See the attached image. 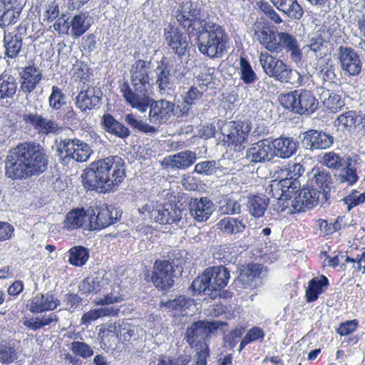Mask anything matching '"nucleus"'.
Wrapping results in <instances>:
<instances>
[{
	"label": "nucleus",
	"instance_id": "1",
	"mask_svg": "<svg viewBox=\"0 0 365 365\" xmlns=\"http://www.w3.org/2000/svg\"><path fill=\"white\" fill-rule=\"evenodd\" d=\"M47 165V155L39 143H20L6 155V175L12 180H26L43 173Z\"/></svg>",
	"mask_w": 365,
	"mask_h": 365
},
{
	"label": "nucleus",
	"instance_id": "2",
	"mask_svg": "<svg viewBox=\"0 0 365 365\" xmlns=\"http://www.w3.org/2000/svg\"><path fill=\"white\" fill-rule=\"evenodd\" d=\"M125 178V162L118 155H110L90 163L81 175L85 187L102 193L115 191Z\"/></svg>",
	"mask_w": 365,
	"mask_h": 365
},
{
	"label": "nucleus",
	"instance_id": "3",
	"mask_svg": "<svg viewBox=\"0 0 365 365\" xmlns=\"http://www.w3.org/2000/svg\"><path fill=\"white\" fill-rule=\"evenodd\" d=\"M151 63L148 61L138 60L130 69L131 86L123 83L120 92L129 106L135 105L138 108H145L148 103L149 90L151 88Z\"/></svg>",
	"mask_w": 365,
	"mask_h": 365
},
{
	"label": "nucleus",
	"instance_id": "4",
	"mask_svg": "<svg viewBox=\"0 0 365 365\" xmlns=\"http://www.w3.org/2000/svg\"><path fill=\"white\" fill-rule=\"evenodd\" d=\"M189 36L196 37L199 51L210 58H220L227 51L229 37L219 24L206 21Z\"/></svg>",
	"mask_w": 365,
	"mask_h": 365
},
{
	"label": "nucleus",
	"instance_id": "5",
	"mask_svg": "<svg viewBox=\"0 0 365 365\" xmlns=\"http://www.w3.org/2000/svg\"><path fill=\"white\" fill-rule=\"evenodd\" d=\"M230 277V270L225 266L209 267L195 279L191 289L195 294L204 293L215 298L217 292L227 285Z\"/></svg>",
	"mask_w": 365,
	"mask_h": 365
},
{
	"label": "nucleus",
	"instance_id": "6",
	"mask_svg": "<svg viewBox=\"0 0 365 365\" xmlns=\"http://www.w3.org/2000/svg\"><path fill=\"white\" fill-rule=\"evenodd\" d=\"M259 61L264 73L270 78L282 83L299 85L302 76L296 71L289 68L283 61L267 52H262Z\"/></svg>",
	"mask_w": 365,
	"mask_h": 365
},
{
	"label": "nucleus",
	"instance_id": "7",
	"mask_svg": "<svg viewBox=\"0 0 365 365\" xmlns=\"http://www.w3.org/2000/svg\"><path fill=\"white\" fill-rule=\"evenodd\" d=\"M57 150L63 165H68L71 160L78 163L86 162L92 153L90 146L77 138H66L61 140Z\"/></svg>",
	"mask_w": 365,
	"mask_h": 365
},
{
	"label": "nucleus",
	"instance_id": "8",
	"mask_svg": "<svg viewBox=\"0 0 365 365\" xmlns=\"http://www.w3.org/2000/svg\"><path fill=\"white\" fill-rule=\"evenodd\" d=\"M200 7L197 1L185 0L182 1L175 11V18L184 27L188 34L195 30H199L206 20L200 17Z\"/></svg>",
	"mask_w": 365,
	"mask_h": 365
},
{
	"label": "nucleus",
	"instance_id": "9",
	"mask_svg": "<svg viewBox=\"0 0 365 365\" xmlns=\"http://www.w3.org/2000/svg\"><path fill=\"white\" fill-rule=\"evenodd\" d=\"M148 105H145V108H138L135 105H130V106L141 113L146 112L148 108H150L149 120L151 123L155 125L166 123L173 115L175 107L174 103L166 99L155 101L150 95H148Z\"/></svg>",
	"mask_w": 365,
	"mask_h": 365
},
{
	"label": "nucleus",
	"instance_id": "10",
	"mask_svg": "<svg viewBox=\"0 0 365 365\" xmlns=\"http://www.w3.org/2000/svg\"><path fill=\"white\" fill-rule=\"evenodd\" d=\"M250 131L248 123L232 121L227 124L223 142L230 150L240 152L246 145Z\"/></svg>",
	"mask_w": 365,
	"mask_h": 365
},
{
	"label": "nucleus",
	"instance_id": "11",
	"mask_svg": "<svg viewBox=\"0 0 365 365\" xmlns=\"http://www.w3.org/2000/svg\"><path fill=\"white\" fill-rule=\"evenodd\" d=\"M223 326H227V323L223 321H194L186 330L185 339L192 346L197 340L209 339Z\"/></svg>",
	"mask_w": 365,
	"mask_h": 365
},
{
	"label": "nucleus",
	"instance_id": "12",
	"mask_svg": "<svg viewBox=\"0 0 365 365\" xmlns=\"http://www.w3.org/2000/svg\"><path fill=\"white\" fill-rule=\"evenodd\" d=\"M337 60L345 75L358 76L363 63L359 53L351 47L340 46L337 48Z\"/></svg>",
	"mask_w": 365,
	"mask_h": 365
},
{
	"label": "nucleus",
	"instance_id": "13",
	"mask_svg": "<svg viewBox=\"0 0 365 365\" xmlns=\"http://www.w3.org/2000/svg\"><path fill=\"white\" fill-rule=\"evenodd\" d=\"M90 227L91 230H101L112 224L118 219V212L111 206H91L88 210Z\"/></svg>",
	"mask_w": 365,
	"mask_h": 365
},
{
	"label": "nucleus",
	"instance_id": "14",
	"mask_svg": "<svg viewBox=\"0 0 365 365\" xmlns=\"http://www.w3.org/2000/svg\"><path fill=\"white\" fill-rule=\"evenodd\" d=\"M174 265L168 260H157L155 262L151 281L161 289H168L174 284Z\"/></svg>",
	"mask_w": 365,
	"mask_h": 365
},
{
	"label": "nucleus",
	"instance_id": "15",
	"mask_svg": "<svg viewBox=\"0 0 365 365\" xmlns=\"http://www.w3.org/2000/svg\"><path fill=\"white\" fill-rule=\"evenodd\" d=\"M284 51L289 53L291 59L295 62L302 58V51L296 36L287 32L279 31L277 33L272 53H279Z\"/></svg>",
	"mask_w": 365,
	"mask_h": 365
},
{
	"label": "nucleus",
	"instance_id": "16",
	"mask_svg": "<svg viewBox=\"0 0 365 365\" xmlns=\"http://www.w3.org/2000/svg\"><path fill=\"white\" fill-rule=\"evenodd\" d=\"M267 277V269L260 264H249L241 270L238 281L245 288H257Z\"/></svg>",
	"mask_w": 365,
	"mask_h": 365
},
{
	"label": "nucleus",
	"instance_id": "17",
	"mask_svg": "<svg viewBox=\"0 0 365 365\" xmlns=\"http://www.w3.org/2000/svg\"><path fill=\"white\" fill-rule=\"evenodd\" d=\"M103 93L100 88L83 83L76 98V105L82 111L98 108Z\"/></svg>",
	"mask_w": 365,
	"mask_h": 365
},
{
	"label": "nucleus",
	"instance_id": "18",
	"mask_svg": "<svg viewBox=\"0 0 365 365\" xmlns=\"http://www.w3.org/2000/svg\"><path fill=\"white\" fill-rule=\"evenodd\" d=\"M153 219L161 225L184 224L182 210L174 207L170 203H159L153 213Z\"/></svg>",
	"mask_w": 365,
	"mask_h": 365
},
{
	"label": "nucleus",
	"instance_id": "19",
	"mask_svg": "<svg viewBox=\"0 0 365 365\" xmlns=\"http://www.w3.org/2000/svg\"><path fill=\"white\" fill-rule=\"evenodd\" d=\"M20 91L25 94L32 93L42 80L43 71L34 63L24 67L19 73Z\"/></svg>",
	"mask_w": 365,
	"mask_h": 365
},
{
	"label": "nucleus",
	"instance_id": "20",
	"mask_svg": "<svg viewBox=\"0 0 365 365\" xmlns=\"http://www.w3.org/2000/svg\"><path fill=\"white\" fill-rule=\"evenodd\" d=\"M188 207L190 216L198 222H206L215 210V205L207 197L191 199Z\"/></svg>",
	"mask_w": 365,
	"mask_h": 365
},
{
	"label": "nucleus",
	"instance_id": "21",
	"mask_svg": "<svg viewBox=\"0 0 365 365\" xmlns=\"http://www.w3.org/2000/svg\"><path fill=\"white\" fill-rule=\"evenodd\" d=\"M164 36L170 48L179 56L185 54L188 46L186 35L183 34L178 28L169 24L164 30Z\"/></svg>",
	"mask_w": 365,
	"mask_h": 365
},
{
	"label": "nucleus",
	"instance_id": "22",
	"mask_svg": "<svg viewBox=\"0 0 365 365\" xmlns=\"http://www.w3.org/2000/svg\"><path fill=\"white\" fill-rule=\"evenodd\" d=\"M351 135L364 130L365 128V116L360 111L348 110L338 116L336 120Z\"/></svg>",
	"mask_w": 365,
	"mask_h": 365
},
{
	"label": "nucleus",
	"instance_id": "23",
	"mask_svg": "<svg viewBox=\"0 0 365 365\" xmlns=\"http://www.w3.org/2000/svg\"><path fill=\"white\" fill-rule=\"evenodd\" d=\"M246 158L252 163H265L274 157L271 142L264 139L254 143L246 151Z\"/></svg>",
	"mask_w": 365,
	"mask_h": 365
},
{
	"label": "nucleus",
	"instance_id": "24",
	"mask_svg": "<svg viewBox=\"0 0 365 365\" xmlns=\"http://www.w3.org/2000/svg\"><path fill=\"white\" fill-rule=\"evenodd\" d=\"M160 308L168 312H174L173 317H190L194 312L195 305L193 300L187 299L184 296L160 303Z\"/></svg>",
	"mask_w": 365,
	"mask_h": 365
},
{
	"label": "nucleus",
	"instance_id": "25",
	"mask_svg": "<svg viewBox=\"0 0 365 365\" xmlns=\"http://www.w3.org/2000/svg\"><path fill=\"white\" fill-rule=\"evenodd\" d=\"M197 155L195 152L185 150L165 157L162 163L167 168L187 170L195 163Z\"/></svg>",
	"mask_w": 365,
	"mask_h": 365
},
{
	"label": "nucleus",
	"instance_id": "26",
	"mask_svg": "<svg viewBox=\"0 0 365 365\" xmlns=\"http://www.w3.org/2000/svg\"><path fill=\"white\" fill-rule=\"evenodd\" d=\"M24 120L31 125L39 133L48 135L56 134L61 129L58 123L53 120L43 118L37 113H29L25 115Z\"/></svg>",
	"mask_w": 365,
	"mask_h": 365
},
{
	"label": "nucleus",
	"instance_id": "27",
	"mask_svg": "<svg viewBox=\"0 0 365 365\" xmlns=\"http://www.w3.org/2000/svg\"><path fill=\"white\" fill-rule=\"evenodd\" d=\"M334 143L333 137L323 131L310 130L304 133L303 143L306 148L314 150L327 149Z\"/></svg>",
	"mask_w": 365,
	"mask_h": 365
},
{
	"label": "nucleus",
	"instance_id": "28",
	"mask_svg": "<svg viewBox=\"0 0 365 365\" xmlns=\"http://www.w3.org/2000/svg\"><path fill=\"white\" fill-rule=\"evenodd\" d=\"M156 75L155 83L160 95L172 96L175 91V83L171 79L168 66L161 61L155 70Z\"/></svg>",
	"mask_w": 365,
	"mask_h": 365
},
{
	"label": "nucleus",
	"instance_id": "29",
	"mask_svg": "<svg viewBox=\"0 0 365 365\" xmlns=\"http://www.w3.org/2000/svg\"><path fill=\"white\" fill-rule=\"evenodd\" d=\"M18 88L17 78L6 72L0 74V103L11 104Z\"/></svg>",
	"mask_w": 365,
	"mask_h": 365
},
{
	"label": "nucleus",
	"instance_id": "30",
	"mask_svg": "<svg viewBox=\"0 0 365 365\" xmlns=\"http://www.w3.org/2000/svg\"><path fill=\"white\" fill-rule=\"evenodd\" d=\"M318 101L314 94L307 90L298 91L295 113L300 115H311L318 108Z\"/></svg>",
	"mask_w": 365,
	"mask_h": 365
},
{
	"label": "nucleus",
	"instance_id": "31",
	"mask_svg": "<svg viewBox=\"0 0 365 365\" xmlns=\"http://www.w3.org/2000/svg\"><path fill=\"white\" fill-rule=\"evenodd\" d=\"M26 31V28L21 26L18 27V31L13 33H4V46L5 48V55L11 58H16L22 47V32Z\"/></svg>",
	"mask_w": 365,
	"mask_h": 365
},
{
	"label": "nucleus",
	"instance_id": "32",
	"mask_svg": "<svg viewBox=\"0 0 365 365\" xmlns=\"http://www.w3.org/2000/svg\"><path fill=\"white\" fill-rule=\"evenodd\" d=\"M274 155L281 158H289L297 150V143L290 137L281 136L271 142Z\"/></svg>",
	"mask_w": 365,
	"mask_h": 365
},
{
	"label": "nucleus",
	"instance_id": "33",
	"mask_svg": "<svg viewBox=\"0 0 365 365\" xmlns=\"http://www.w3.org/2000/svg\"><path fill=\"white\" fill-rule=\"evenodd\" d=\"M307 55L314 57L316 59L324 58L327 52V43L319 31L310 34L309 43L304 47Z\"/></svg>",
	"mask_w": 365,
	"mask_h": 365
},
{
	"label": "nucleus",
	"instance_id": "34",
	"mask_svg": "<svg viewBox=\"0 0 365 365\" xmlns=\"http://www.w3.org/2000/svg\"><path fill=\"white\" fill-rule=\"evenodd\" d=\"M101 124L106 132L119 138L125 139L130 135V130L109 113H106L102 116Z\"/></svg>",
	"mask_w": 365,
	"mask_h": 365
},
{
	"label": "nucleus",
	"instance_id": "35",
	"mask_svg": "<svg viewBox=\"0 0 365 365\" xmlns=\"http://www.w3.org/2000/svg\"><path fill=\"white\" fill-rule=\"evenodd\" d=\"M254 37L267 51L272 53L274 43L277 38V34L271 29L262 25L260 22H256L253 26Z\"/></svg>",
	"mask_w": 365,
	"mask_h": 365
},
{
	"label": "nucleus",
	"instance_id": "36",
	"mask_svg": "<svg viewBox=\"0 0 365 365\" xmlns=\"http://www.w3.org/2000/svg\"><path fill=\"white\" fill-rule=\"evenodd\" d=\"M59 304V301L52 294H37L32 298L29 304V309L32 312H42L53 310Z\"/></svg>",
	"mask_w": 365,
	"mask_h": 365
},
{
	"label": "nucleus",
	"instance_id": "37",
	"mask_svg": "<svg viewBox=\"0 0 365 365\" xmlns=\"http://www.w3.org/2000/svg\"><path fill=\"white\" fill-rule=\"evenodd\" d=\"M217 226L225 234L237 235L245 231L246 223L242 217H225L217 222Z\"/></svg>",
	"mask_w": 365,
	"mask_h": 365
},
{
	"label": "nucleus",
	"instance_id": "38",
	"mask_svg": "<svg viewBox=\"0 0 365 365\" xmlns=\"http://www.w3.org/2000/svg\"><path fill=\"white\" fill-rule=\"evenodd\" d=\"M205 91L196 85L190 86L188 90L182 95V102L180 110V115H187L193 106L202 99Z\"/></svg>",
	"mask_w": 365,
	"mask_h": 365
},
{
	"label": "nucleus",
	"instance_id": "39",
	"mask_svg": "<svg viewBox=\"0 0 365 365\" xmlns=\"http://www.w3.org/2000/svg\"><path fill=\"white\" fill-rule=\"evenodd\" d=\"M311 181L319 187L320 191L329 197V192L334 187V178L329 171L319 168L313 169Z\"/></svg>",
	"mask_w": 365,
	"mask_h": 365
},
{
	"label": "nucleus",
	"instance_id": "40",
	"mask_svg": "<svg viewBox=\"0 0 365 365\" xmlns=\"http://www.w3.org/2000/svg\"><path fill=\"white\" fill-rule=\"evenodd\" d=\"M329 286V280L324 275L313 277L306 289V299L308 302L316 301L319 294L323 293Z\"/></svg>",
	"mask_w": 365,
	"mask_h": 365
},
{
	"label": "nucleus",
	"instance_id": "41",
	"mask_svg": "<svg viewBox=\"0 0 365 365\" xmlns=\"http://www.w3.org/2000/svg\"><path fill=\"white\" fill-rule=\"evenodd\" d=\"M114 329L116 336L123 342H131L136 340V328L125 321H115Z\"/></svg>",
	"mask_w": 365,
	"mask_h": 365
},
{
	"label": "nucleus",
	"instance_id": "42",
	"mask_svg": "<svg viewBox=\"0 0 365 365\" xmlns=\"http://www.w3.org/2000/svg\"><path fill=\"white\" fill-rule=\"evenodd\" d=\"M269 205V198L262 195H253L247 200V207L250 214L259 218L264 214Z\"/></svg>",
	"mask_w": 365,
	"mask_h": 365
},
{
	"label": "nucleus",
	"instance_id": "43",
	"mask_svg": "<svg viewBox=\"0 0 365 365\" xmlns=\"http://www.w3.org/2000/svg\"><path fill=\"white\" fill-rule=\"evenodd\" d=\"M242 338L238 351L241 352L248 344L256 341L262 342L264 339L265 333L259 327L255 326L250 329Z\"/></svg>",
	"mask_w": 365,
	"mask_h": 365
},
{
	"label": "nucleus",
	"instance_id": "44",
	"mask_svg": "<svg viewBox=\"0 0 365 365\" xmlns=\"http://www.w3.org/2000/svg\"><path fill=\"white\" fill-rule=\"evenodd\" d=\"M238 73L240 79L246 85L252 84L258 80V76L250 63L244 57L240 58Z\"/></svg>",
	"mask_w": 365,
	"mask_h": 365
},
{
	"label": "nucleus",
	"instance_id": "45",
	"mask_svg": "<svg viewBox=\"0 0 365 365\" xmlns=\"http://www.w3.org/2000/svg\"><path fill=\"white\" fill-rule=\"evenodd\" d=\"M68 253L69 263L76 267H82L89 258V250L83 246L73 247Z\"/></svg>",
	"mask_w": 365,
	"mask_h": 365
},
{
	"label": "nucleus",
	"instance_id": "46",
	"mask_svg": "<svg viewBox=\"0 0 365 365\" xmlns=\"http://www.w3.org/2000/svg\"><path fill=\"white\" fill-rule=\"evenodd\" d=\"M86 220V214L83 210H73L67 214L64 227L68 230H76L81 227Z\"/></svg>",
	"mask_w": 365,
	"mask_h": 365
},
{
	"label": "nucleus",
	"instance_id": "47",
	"mask_svg": "<svg viewBox=\"0 0 365 365\" xmlns=\"http://www.w3.org/2000/svg\"><path fill=\"white\" fill-rule=\"evenodd\" d=\"M321 98L324 106L330 113L338 112L345 105L341 96L333 93H330L329 91L327 93L323 94Z\"/></svg>",
	"mask_w": 365,
	"mask_h": 365
},
{
	"label": "nucleus",
	"instance_id": "48",
	"mask_svg": "<svg viewBox=\"0 0 365 365\" xmlns=\"http://www.w3.org/2000/svg\"><path fill=\"white\" fill-rule=\"evenodd\" d=\"M88 16L86 14L75 15L70 22L71 34L75 37L83 35L88 29L89 24L86 21Z\"/></svg>",
	"mask_w": 365,
	"mask_h": 365
},
{
	"label": "nucleus",
	"instance_id": "49",
	"mask_svg": "<svg viewBox=\"0 0 365 365\" xmlns=\"http://www.w3.org/2000/svg\"><path fill=\"white\" fill-rule=\"evenodd\" d=\"M309 161L312 162V158L309 157L304 158L300 162L287 164L288 181L295 183V181L302 176L307 169L306 164Z\"/></svg>",
	"mask_w": 365,
	"mask_h": 365
},
{
	"label": "nucleus",
	"instance_id": "50",
	"mask_svg": "<svg viewBox=\"0 0 365 365\" xmlns=\"http://www.w3.org/2000/svg\"><path fill=\"white\" fill-rule=\"evenodd\" d=\"M269 193L271 196L279 200H285L289 197L287 192H289V189L294 190L297 187H292L287 185H282L279 180H272L269 185Z\"/></svg>",
	"mask_w": 365,
	"mask_h": 365
},
{
	"label": "nucleus",
	"instance_id": "51",
	"mask_svg": "<svg viewBox=\"0 0 365 365\" xmlns=\"http://www.w3.org/2000/svg\"><path fill=\"white\" fill-rule=\"evenodd\" d=\"M343 160L344 158L339 154L329 151L322 155L320 163L329 169L339 170L343 166Z\"/></svg>",
	"mask_w": 365,
	"mask_h": 365
},
{
	"label": "nucleus",
	"instance_id": "52",
	"mask_svg": "<svg viewBox=\"0 0 365 365\" xmlns=\"http://www.w3.org/2000/svg\"><path fill=\"white\" fill-rule=\"evenodd\" d=\"M125 121L133 128L145 133H155L158 131L155 126L150 125L142 120L137 119L131 113L125 115Z\"/></svg>",
	"mask_w": 365,
	"mask_h": 365
},
{
	"label": "nucleus",
	"instance_id": "53",
	"mask_svg": "<svg viewBox=\"0 0 365 365\" xmlns=\"http://www.w3.org/2000/svg\"><path fill=\"white\" fill-rule=\"evenodd\" d=\"M280 12L295 20L301 19L304 14L297 0H289Z\"/></svg>",
	"mask_w": 365,
	"mask_h": 365
},
{
	"label": "nucleus",
	"instance_id": "54",
	"mask_svg": "<svg viewBox=\"0 0 365 365\" xmlns=\"http://www.w3.org/2000/svg\"><path fill=\"white\" fill-rule=\"evenodd\" d=\"M118 309L114 307H101L91 310L85 314L81 319H98L101 317H118Z\"/></svg>",
	"mask_w": 365,
	"mask_h": 365
},
{
	"label": "nucleus",
	"instance_id": "55",
	"mask_svg": "<svg viewBox=\"0 0 365 365\" xmlns=\"http://www.w3.org/2000/svg\"><path fill=\"white\" fill-rule=\"evenodd\" d=\"M66 104V95L58 86L51 88V93L48 97V105L51 108L58 110Z\"/></svg>",
	"mask_w": 365,
	"mask_h": 365
},
{
	"label": "nucleus",
	"instance_id": "56",
	"mask_svg": "<svg viewBox=\"0 0 365 365\" xmlns=\"http://www.w3.org/2000/svg\"><path fill=\"white\" fill-rule=\"evenodd\" d=\"M245 333V327H238L231 329L228 334L224 336L225 345L230 349H234L240 342Z\"/></svg>",
	"mask_w": 365,
	"mask_h": 365
},
{
	"label": "nucleus",
	"instance_id": "57",
	"mask_svg": "<svg viewBox=\"0 0 365 365\" xmlns=\"http://www.w3.org/2000/svg\"><path fill=\"white\" fill-rule=\"evenodd\" d=\"M240 200L233 197H227L225 200L223 205L220 206V211L225 215H236L241 212Z\"/></svg>",
	"mask_w": 365,
	"mask_h": 365
},
{
	"label": "nucleus",
	"instance_id": "58",
	"mask_svg": "<svg viewBox=\"0 0 365 365\" xmlns=\"http://www.w3.org/2000/svg\"><path fill=\"white\" fill-rule=\"evenodd\" d=\"M101 280L98 277H86L79 284L81 294L96 293L100 289Z\"/></svg>",
	"mask_w": 365,
	"mask_h": 365
},
{
	"label": "nucleus",
	"instance_id": "59",
	"mask_svg": "<svg viewBox=\"0 0 365 365\" xmlns=\"http://www.w3.org/2000/svg\"><path fill=\"white\" fill-rule=\"evenodd\" d=\"M212 256L215 259L225 264L232 263L235 258L226 245H220L214 247Z\"/></svg>",
	"mask_w": 365,
	"mask_h": 365
},
{
	"label": "nucleus",
	"instance_id": "60",
	"mask_svg": "<svg viewBox=\"0 0 365 365\" xmlns=\"http://www.w3.org/2000/svg\"><path fill=\"white\" fill-rule=\"evenodd\" d=\"M70 349L76 356L87 359L93 356L92 348L85 342L74 341L71 343Z\"/></svg>",
	"mask_w": 365,
	"mask_h": 365
},
{
	"label": "nucleus",
	"instance_id": "61",
	"mask_svg": "<svg viewBox=\"0 0 365 365\" xmlns=\"http://www.w3.org/2000/svg\"><path fill=\"white\" fill-rule=\"evenodd\" d=\"M122 295L118 285L113 286L110 292L104 295L103 298H96L95 299L96 304H110L121 301Z\"/></svg>",
	"mask_w": 365,
	"mask_h": 365
},
{
	"label": "nucleus",
	"instance_id": "62",
	"mask_svg": "<svg viewBox=\"0 0 365 365\" xmlns=\"http://www.w3.org/2000/svg\"><path fill=\"white\" fill-rule=\"evenodd\" d=\"M17 359V352L14 347L9 344L0 345V362L2 364H10Z\"/></svg>",
	"mask_w": 365,
	"mask_h": 365
},
{
	"label": "nucleus",
	"instance_id": "63",
	"mask_svg": "<svg viewBox=\"0 0 365 365\" xmlns=\"http://www.w3.org/2000/svg\"><path fill=\"white\" fill-rule=\"evenodd\" d=\"M218 169L217 163L215 160H205L200 162L195 165V172L204 175H212Z\"/></svg>",
	"mask_w": 365,
	"mask_h": 365
},
{
	"label": "nucleus",
	"instance_id": "64",
	"mask_svg": "<svg viewBox=\"0 0 365 365\" xmlns=\"http://www.w3.org/2000/svg\"><path fill=\"white\" fill-rule=\"evenodd\" d=\"M214 78L212 68H204L197 76V86L205 91L207 86L212 83Z\"/></svg>",
	"mask_w": 365,
	"mask_h": 365
}]
</instances>
